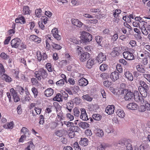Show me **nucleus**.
<instances>
[{
    "mask_svg": "<svg viewBox=\"0 0 150 150\" xmlns=\"http://www.w3.org/2000/svg\"><path fill=\"white\" fill-rule=\"evenodd\" d=\"M21 132L24 134H23L29 135V132L28 129L25 127L22 128V129H21Z\"/></svg>",
    "mask_w": 150,
    "mask_h": 150,
    "instance_id": "40",
    "label": "nucleus"
},
{
    "mask_svg": "<svg viewBox=\"0 0 150 150\" xmlns=\"http://www.w3.org/2000/svg\"><path fill=\"white\" fill-rule=\"evenodd\" d=\"M74 149L75 150H81V149L80 148L79 146L78 142H75L74 144Z\"/></svg>",
    "mask_w": 150,
    "mask_h": 150,
    "instance_id": "62",
    "label": "nucleus"
},
{
    "mask_svg": "<svg viewBox=\"0 0 150 150\" xmlns=\"http://www.w3.org/2000/svg\"><path fill=\"white\" fill-rule=\"evenodd\" d=\"M61 97V94L59 93L56 94V96L53 98V100L58 102L62 101V100Z\"/></svg>",
    "mask_w": 150,
    "mask_h": 150,
    "instance_id": "38",
    "label": "nucleus"
},
{
    "mask_svg": "<svg viewBox=\"0 0 150 150\" xmlns=\"http://www.w3.org/2000/svg\"><path fill=\"white\" fill-rule=\"evenodd\" d=\"M82 98L88 101H91L92 100V98L90 97L88 94L83 96Z\"/></svg>",
    "mask_w": 150,
    "mask_h": 150,
    "instance_id": "47",
    "label": "nucleus"
},
{
    "mask_svg": "<svg viewBox=\"0 0 150 150\" xmlns=\"http://www.w3.org/2000/svg\"><path fill=\"white\" fill-rule=\"evenodd\" d=\"M51 41V39L50 38H49L46 40V49L47 50H49L50 48V45L49 43Z\"/></svg>",
    "mask_w": 150,
    "mask_h": 150,
    "instance_id": "45",
    "label": "nucleus"
},
{
    "mask_svg": "<svg viewBox=\"0 0 150 150\" xmlns=\"http://www.w3.org/2000/svg\"><path fill=\"white\" fill-rule=\"evenodd\" d=\"M111 55L113 57L118 55V49L117 47H114L113 49V51L111 52Z\"/></svg>",
    "mask_w": 150,
    "mask_h": 150,
    "instance_id": "34",
    "label": "nucleus"
},
{
    "mask_svg": "<svg viewBox=\"0 0 150 150\" xmlns=\"http://www.w3.org/2000/svg\"><path fill=\"white\" fill-rule=\"evenodd\" d=\"M122 54L124 58L128 60H132L134 59L132 53L128 51L123 52Z\"/></svg>",
    "mask_w": 150,
    "mask_h": 150,
    "instance_id": "7",
    "label": "nucleus"
},
{
    "mask_svg": "<svg viewBox=\"0 0 150 150\" xmlns=\"http://www.w3.org/2000/svg\"><path fill=\"white\" fill-rule=\"evenodd\" d=\"M57 125V123L55 122L50 123L49 124V126H50L51 128L52 129L55 128Z\"/></svg>",
    "mask_w": 150,
    "mask_h": 150,
    "instance_id": "61",
    "label": "nucleus"
},
{
    "mask_svg": "<svg viewBox=\"0 0 150 150\" xmlns=\"http://www.w3.org/2000/svg\"><path fill=\"white\" fill-rule=\"evenodd\" d=\"M52 34L54 38H59L60 35L58 34V30L57 28H54L52 30Z\"/></svg>",
    "mask_w": 150,
    "mask_h": 150,
    "instance_id": "27",
    "label": "nucleus"
},
{
    "mask_svg": "<svg viewBox=\"0 0 150 150\" xmlns=\"http://www.w3.org/2000/svg\"><path fill=\"white\" fill-rule=\"evenodd\" d=\"M95 63L96 61L95 59H88L86 64L87 67L89 69L91 68Z\"/></svg>",
    "mask_w": 150,
    "mask_h": 150,
    "instance_id": "21",
    "label": "nucleus"
},
{
    "mask_svg": "<svg viewBox=\"0 0 150 150\" xmlns=\"http://www.w3.org/2000/svg\"><path fill=\"white\" fill-rule=\"evenodd\" d=\"M66 116L67 119L70 121H72L74 120V116L71 114L69 113L66 114Z\"/></svg>",
    "mask_w": 150,
    "mask_h": 150,
    "instance_id": "44",
    "label": "nucleus"
},
{
    "mask_svg": "<svg viewBox=\"0 0 150 150\" xmlns=\"http://www.w3.org/2000/svg\"><path fill=\"white\" fill-rule=\"evenodd\" d=\"M143 76L146 79L148 82H150V74H143Z\"/></svg>",
    "mask_w": 150,
    "mask_h": 150,
    "instance_id": "52",
    "label": "nucleus"
},
{
    "mask_svg": "<svg viewBox=\"0 0 150 150\" xmlns=\"http://www.w3.org/2000/svg\"><path fill=\"white\" fill-rule=\"evenodd\" d=\"M5 73V69L2 64L0 63V74H3Z\"/></svg>",
    "mask_w": 150,
    "mask_h": 150,
    "instance_id": "59",
    "label": "nucleus"
},
{
    "mask_svg": "<svg viewBox=\"0 0 150 150\" xmlns=\"http://www.w3.org/2000/svg\"><path fill=\"white\" fill-rule=\"evenodd\" d=\"M57 119H59V121H61L62 120L63 115L62 112V111L59 110L57 111Z\"/></svg>",
    "mask_w": 150,
    "mask_h": 150,
    "instance_id": "39",
    "label": "nucleus"
},
{
    "mask_svg": "<svg viewBox=\"0 0 150 150\" xmlns=\"http://www.w3.org/2000/svg\"><path fill=\"white\" fill-rule=\"evenodd\" d=\"M78 84L81 86H85L88 84V80L84 78H82L79 79L78 81Z\"/></svg>",
    "mask_w": 150,
    "mask_h": 150,
    "instance_id": "13",
    "label": "nucleus"
},
{
    "mask_svg": "<svg viewBox=\"0 0 150 150\" xmlns=\"http://www.w3.org/2000/svg\"><path fill=\"white\" fill-rule=\"evenodd\" d=\"M105 149V146L102 144L98 145L96 149V150H104Z\"/></svg>",
    "mask_w": 150,
    "mask_h": 150,
    "instance_id": "51",
    "label": "nucleus"
},
{
    "mask_svg": "<svg viewBox=\"0 0 150 150\" xmlns=\"http://www.w3.org/2000/svg\"><path fill=\"white\" fill-rule=\"evenodd\" d=\"M35 76L39 80H40L41 79H45L48 75L46 71L42 68L35 71Z\"/></svg>",
    "mask_w": 150,
    "mask_h": 150,
    "instance_id": "1",
    "label": "nucleus"
},
{
    "mask_svg": "<svg viewBox=\"0 0 150 150\" xmlns=\"http://www.w3.org/2000/svg\"><path fill=\"white\" fill-rule=\"evenodd\" d=\"M28 135H26L25 134L22 135L18 140L19 142L23 143L25 139H26V137H28Z\"/></svg>",
    "mask_w": 150,
    "mask_h": 150,
    "instance_id": "43",
    "label": "nucleus"
},
{
    "mask_svg": "<svg viewBox=\"0 0 150 150\" xmlns=\"http://www.w3.org/2000/svg\"><path fill=\"white\" fill-rule=\"evenodd\" d=\"M35 148V145L31 141H29L26 144V146L24 150H33Z\"/></svg>",
    "mask_w": 150,
    "mask_h": 150,
    "instance_id": "22",
    "label": "nucleus"
},
{
    "mask_svg": "<svg viewBox=\"0 0 150 150\" xmlns=\"http://www.w3.org/2000/svg\"><path fill=\"white\" fill-rule=\"evenodd\" d=\"M106 59V57L105 55L101 52L98 54L96 59L98 62L99 63H102Z\"/></svg>",
    "mask_w": 150,
    "mask_h": 150,
    "instance_id": "11",
    "label": "nucleus"
},
{
    "mask_svg": "<svg viewBox=\"0 0 150 150\" xmlns=\"http://www.w3.org/2000/svg\"><path fill=\"white\" fill-rule=\"evenodd\" d=\"M14 123L13 122H11L6 124L3 126L4 128L6 129H12L13 128Z\"/></svg>",
    "mask_w": 150,
    "mask_h": 150,
    "instance_id": "32",
    "label": "nucleus"
},
{
    "mask_svg": "<svg viewBox=\"0 0 150 150\" xmlns=\"http://www.w3.org/2000/svg\"><path fill=\"white\" fill-rule=\"evenodd\" d=\"M15 21L16 23L24 24L25 23L24 17L21 16L19 18H17L15 19Z\"/></svg>",
    "mask_w": 150,
    "mask_h": 150,
    "instance_id": "31",
    "label": "nucleus"
},
{
    "mask_svg": "<svg viewBox=\"0 0 150 150\" xmlns=\"http://www.w3.org/2000/svg\"><path fill=\"white\" fill-rule=\"evenodd\" d=\"M115 107L113 105H108L105 109V112L108 115H111L114 112Z\"/></svg>",
    "mask_w": 150,
    "mask_h": 150,
    "instance_id": "14",
    "label": "nucleus"
},
{
    "mask_svg": "<svg viewBox=\"0 0 150 150\" xmlns=\"http://www.w3.org/2000/svg\"><path fill=\"white\" fill-rule=\"evenodd\" d=\"M32 93H33L35 98H36L38 96V92L37 89L35 87H33L31 89Z\"/></svg>",
    "mask_w": 150,
    "mask_h": 150,
    "instance_id": "41",
    "label": "nucleus"
},
{
    "mask_svg": "<svg viewBox=\"0 0 150 150\" xmlns=\"http://www.w3.org/2000/svg\"><path fill=\"white\" fill-rule=\"evenodd\" d=\"M143 104L144 105L140 106L138 110L139 112H144L146 110L148 111L150 110V105L147 102H145V103Z\"/></svg>",
    "mask_w": 150,
    "mask_h": 150,
    "instance_id": "5",
    "label": "nucleus"
},
{
    "mask_svg": "<svg viewBox=\"0 0 150 150\" xmlns=\"http://www.w3.org/2000/svg\"><path fill=\"white\" fill-rule=\"evenodd\" d=\"M52 46L54 49L57 50H59L62 48L59 45L55 44L54 43H52Z\"/></svg>",
    "mask_w": 150,
    "mask_h": 150,
    "instance_id": "46",
    "label": "nucleus"
},
{
    "mask_svg": "<svg viewBox=\"0 0 150 150\" xmlns=\"http://www.w3.org/2000/svg\"><path fill=\"white\" fill-rule=\"evenodd\" d=\"M21 43L20 40L18 38H15L12 39L11 42L12 47L15 48H17Z\"/></svg>",
    "mask_w": 150,
    "mask_h": 150,
    "instance_id": "10",
    "label": "nucleus"
},
{
    "mask_svg": "<svg viewBox=\"0 0 150 150\" xmlns=\"http://www.w3.org/2000/svg\"><path fill=\"white\" fill-rule=\"evenodd\" d=\"M46 67L49 72H52V69L51 67V64L50 63H47L46 65Z\"/></svg>",
    "mask_w": 150,
    "mask_h": 150,
    "instance_id": "53",
    "label": "nucleus"
},
{
    "mask_svg": "<svg viewBox=\"0 0 150 150\" xmlns=\"http://www.w3.org/2000/svg\"><path fill=\"white\" fill-rule=\"evenodd\" d=\"M17 48L20 50H23L26 48V46L23 43H22Z\"/></svg>",
    "mask_w": 150,
    "mask_h": 150,
    "instance_id": "50",
    "label": "nucleus"
},
{
    "mask_svg": "<svg viewBox=\"0 0 150 150\" xmlns=\"http://www.w3.org/2000/svg\"><path fill=\"white\" fill-rule=\"evenodd\" d=\"M23 14L25 15L29 14L30 13V10L28 6H25L23 7Z\"/></svg>",
    "mask_w": 150,
    "mask_h": 150,
    "instance_id": "36",
    "label": "nucleus"
},
{
    "mask_svg": "<svg viewBox=\"0 0 150 150\" xmlns=\"http://www.w3.org/2000/svg\"><path fill=\"white\" fill-rule=\"evenodd\" d=\"M65 134L66 131L64 129L57 131L55 132V134L59 137H62L63 135H65Z\"/></svg>",
    "mask_w": 150,
    "mask_h": 150,
    "instance_id": "29",
    "label": "nucleus"
},
{
    "mask_svg": "<svg viewBox=\"0 0 150 150\" xmlns=\"http://www.w3.org/2000/svg\"><path fill=\"white\" fill-rule=\"evenodd\" d=\"M144 66L142 64L140 63L136 64V69L138 72L142 73L145 74L146 73V70L144 68Z\"/></svg>",
    "mask_w": 150,
    "mask_h": 150,
    "instance_id": "9",
    "label": "nucleus"
},
{
    "mask_svg": "<svg viewBox=\"0 0 150 150\" xmlns=\"http://www.w3.org/2000/svg\"><path fill=\"white\" fill-rule=\"evenodd\" d=\"M120 150H133L132 146L130 144H128L126 146V149H124L122 148H121Z\"/></svg>",
    "mask_w": 150,
    "mask_h": 150,
    "instance_id": "58",
    "label": "nucleus"
},
{
    "mask_svg": "<svg viewBox=\"0 0 150 150\" xmlns=\"http://www.w3.org/2000/svg\"><path fill=\"white\" fill-rule=\"evenodd\" d=\"M139 83L141 86H139V91H141V93L142 96L144 97H146L147 95L146 90L148 88V86L143 81H140Z\"/></svg>",
    "mask_w": 150,
    "mask_h": 150,
    "instance_id": "2",
    "label": "nucleus"
},
{
    "mask_svg": "<svg viewBox=\"0 0 150 150\" xmlns=\"http://www.w3.org/2000/svg\"><path fill=\"white\" fill-rule=\"evenodd\" d=\"M53 93V90L50 88L46 89L45 91V96L48 97L51 96Z\"/></svg>",
    "mask_w": 150,
    "mask_h": 150,
    "instance_id": "24",
    "label": "nucleus"
},
{
    "mask_svg": "<svg viewBox=\"0 0 150 150\" xmlns=\"http://www.w3.org/2000/svg\"><path fill=\"white\" fill-rule=\"evenodd\" d=\"M10 92L15 102H17L20 100L19 96L13 88L10 89Z\"/></svg>",
    "mask_w": 150,
    "mask_h": 150,
    "instance_id": "8",
    "label": "nucleus"
},
{
    "mask_svg": "<svg viewBox=\"0 0 150 150\" xmlns=\"http://www.w3.org/2000/svg\"><path fill=\"white\" fill-rule=\"evenodd\" d=\"M81 114L80 118L83 120L86 121L88 120V115L86 112L84 108L81 109Z\"/></svg>",
    "mask_w": 150,
    "mask_h": 150,
    "instance_id": "16",
    "label": "nucleus"
},
{
    "mask_svg": "<svg viewBox=\"0 0 150 150\" xmlns=\"http://www.w3.org/2000/svg\"><path fill=\"white\" fill-rule=\"evenodd\" d=\"M107 68V64H102L100 67V69L101 71H102L106 70Z\"/></svg>",
    "mask_w": 150,
    "mask_h": 150,
    "instance_id": "49",
    "label": "nucleus"
},
{
    "mask_svg": "<svg viewBox=\"0 0 150 150\" xmlns=\"http://www.w3.org/2000/svg\"><path fill=\"white\" fill-rule=\"evenodd\" d=\"M116 69L120 73H121L122 72V68L120 64H118L117 65Z\"/></svg>",
    "mask_w": 150,
    "mask_h": 150,
    "instance_id": "63",
    "label": "nucleus"
},
{
    "mask_svg": "<svg viewBox=\"0 0 150 150\" xmlns=\"http://www.w3.org/2000/svg\"><path fill=\"white\" fill-rule=\"evenodd\" d=\"M73 103L70 102L67 103L65 107L68 110L69 112H71L73 108Z\"/></svg>",
    "mask_w": 150,
    "mask_h": 150,
    "instance_id": "28",
    "label": "nucleus"
},
{
    "mask_svg": "<svg viewBox=\"0 0 150 150\" xmlns=\"http://www.w3.org/2000/svg\"><path fill=\"white\" fill-rule=\"evenodd\" d=\"M18 89L20 95H22L24 92V90L23 88L21 86H18Z\"/></svg>",
    "mask_w": 150,
    "mask_h": 150,
    "instance_id": "60",
    "label": "nucleus"
},
{
    "mask_svg": "<svg viewBox=\"0 0 150 150\" xmlns=\"http://www.w3.org/2000/svg\"><path fill=\"white\" fill-rule=\"evenodd\" d=\"M64 124L66 125L67 127H72L74 126V123L71 122H67L64 121Z\"/></svg>",
    "mask_w": 150,
    "mask_h": 150,
    "instance_id": "55",
    "label": "nucleus"
},
{
    "mask_svg": "<svg viewBox=\"0 0 150 150\" xmlns=\"http://www.w3.org/2000/svg\"><path fill=\"white\" fill-rule=\"evenodd\" d=\"M147 23L144 21H141L139 22V26L141 29L142 32L144 34L146 35L148 34V32L146 31V25Z\"/></svg>",
    "mask_w": 150,
    "mask_h": 150,
    "instance_id": "6",
    "label": "nucleus"
},
{
    "mask_svg": "<svg viewBox=\"0 0 150 150\" xmlns=\"http://www.w3.org/2000/svg\"><path fill=\"white\" fill-rule=\"evenodd\" d=\"M111 82L108 81H104L103 82L104 86L106 87H109V86L111 85Z\"/></svg>",
    "mask_w": 150,
    "mask_h": 150,
    "instance_id": "57",
    "label": "nucleus"
},
{
    "mask_svg": "<svg viewBox=\"0 0 150 150\" xmlns=\"http://www.w3.org/2000/svg\"><path fill=\"white\" fill-rule=\"evenodd\" d=\"M42 13V10L41 9H37L35 11V13L36 16L38 18L41 16Z\"/></svg>",
    "mask_w": 150,
    "mask_h": 150,
    "instance_id": "48",
    "label": "nucleus"
},
{
    "mask_svg": "<svg viewBox=\"0 0 150 150\" xmlns=\"http://www.w3.org/2000/svg\"><path fill=\"white\" fill-rule=\"evenodd\" d=\"M119 76V73L116 71H115L111 73L110 78L111 80L115 81L118 79Z\"/></svg>",
    "mask_w": 150,
    "mask_h": 150,
    "instance_id": "17",
    "label": "nucleus"
},
{
    "mask_svg": "<svg viewBox=\"0 0 150 150\" xmlns=\"http://www.w3.org/2000/svg\"><path fill=\"white\" fill-rule=\"evenodd\" d=\"M116 114L119 117L123 118L125 116V113L122 108L118 109L116 112Z\"/></svg>",
    "mask_w": 150,
    "mask_h": 150,
    "instance_id": "19",
    "label": "nucleus"
},
{
    "mask_svg": "<svg viewBox=\"0 0 150 150\" xmlns=\"http://www.w3.org/2000/svg\"><path fill=\"white\" fill-rule=\"evenodd\" d=\"M81 33V38H92V35L88 33L83 31Z\"/></svg>",
    "mask_w": 150,
    "mask_h": 150,
    "instance_id": "35",
    "label": "nucleus"
},
{
    "mask_svg": "<svg viewBox=\"0 0 150 150\" xmlns=\"http://www.w3.org/2000/svg\"><path fill=\"white\" fill-rule=\"evenodd\" d=\"M71 21L73 25L79 28L81 27L83 25V23L78 19H72Z\"/></svg>",
    "mask_w": 150,
    "mask_h": 150,
    "instance_id": "20",
    "label": "nucleus"
},
{
    "mask_svg": "<svg viewBox=\"0 0 150 150\" xmlns=\"http://www.w3.org/2000/svg\"><path fill=\"white\" fill-rule=\"evenodd\" d=\"M127 108L129 110H135L138 108V105L134 103H131L127 105Z\"/></svg>",
    "mask_w": 150,
    "mask_h": 150,
    "instance_id": "18",
    "label": "nucleus"
},
{
    "mask_svg": "<svg viewBox=\"0 0 150 150\" xmlns=\"http://www.w3.org/2000/svg\"><path fill=\"white\" fill-rule=\"evenodd\" d=\"M139 92L140 93V91ZM141 96H142L144 97H144L142 95L141 93H140V95L138 91H134V99H135V101L143 104L144 103V102L145 101H144V99L142 98V97Z\"/></svg>",
    "mask_w": 150,
    "mask_h": 150,
    "instance_id": "3",
    "label": "nucleus"
},
{
    "mask_svg": "<svg viewBox=\"0 0 150 150\" xmlns=\"http://www.w3.org/2000/svg\"><path fill=\"white\" fill-rule=\"evenodd\" d=\"M80 39V41H81V43L84 45L87 44L89 43V42L92 40V38H83L82 39Z\"/></svg>",
    "mask_w": 150,
    "mask_h": 150,
    "instance_id": "33",
    "label": "nucleus"
},
{
    "mask_svg": "<svg viewBox=\"0 0 150 150\" xmlns=\"http://www.w3.org/2000/svg\"><path fill=\"white\" fill-rule=\"evenodd\" d=\"M78 125H79V127L83 129H86L89 127V125L85 122H81L79 123Z\"/></svg>",
    "mask_w": 150,
    "mask_h": 150,
    "instance_id": "30",
    "label": "nucleus"
},
{
    "mask_svg": "<svg viewBox=\"0 0 150 150\" xmlns=\"http://www.w3.org/2000/svg\"><path fill=\"white\" fill-rule=\"evenodd\" d=\"M37 56L38 60L40 61L42 59H45L47 58V56L46 53H43V55L41 54V52L39 51H38L37 52Z\"/></svg>",
    "mask_w": 150,
    "mask_h": 150,
    "instance_id": "15",
    "label": "nucleus"
},
{
    "mask_svg": "<svg viewBox=\"0 0 150 150\" xmlns=\"http://www.w3.org/2000/svg\"><path fill=\"white\" fill-rule=\"evenodd\" d=\"M31 81L32 84L36 86L38 84V81L35 79L33 78L31 79Z\"/></svg>",
    "mask_w": 150,
    "mask_h": 150,
    "instance_id": "64",
    "label": "nucleus"
},
{
    "mask_svg": "<svg viewBox=\"0 0 150 150\" xmlns=\"http://www.w3.org/2000/svg\"><path fill=\"white\" fill-rule=\"evenodd\" d=\"M79 144L82 146H86L88 144V140L86 138H81L79 142Z\"/></svg>",
    "mask_w": 150,
    "mask_h": 150,
    "instance_id": "23",
    "label": "nucleus"
},
{
    "mask_svg": "<svg viewBox=\"0 0 150 150\" xmlns=\"http://www.w3.org/2000/svg\"><path fill=\"white\" fill-rule=\"evenodd\" d=\"M104 133L102 130L98 129L96 133L97 136L99 137H101L103 136Z\"/></svg>",
    "mask_w": 150,
    "mask_h": 150,
    "instance_id": "56",
    "label": "nucleus"
},
{
    "mask_svg": "<svg viewBox=\"0 0 150 150\" xmlns=\"http://www.w3.org/2000/svg\"><path fill=\"white\" fill-rule=\"evenodd\" d=\"M93 118L96 120L99 121L102 118V116L99 114H94L92 115Z\"/></svg>",
    "mask_w": 150,
    "mask_h": 150,
    "instance_id": "37",
    "label": "nucleus"
},
{
    "mask_svg": "<svg viewBox=\"0 0 150 150\" xmlns=\"http://www.w3.org/2000/svg\"><path fill=\"white\" fill-rule=\"evenodd\" d=\"M74 115L75 117H78L79 116L80 112L78 108H75L73 109Z\"/></svg>",
    "mask_w": 150,
    "mask_h": 150,
    "instance_id": "42",
    "label": "nucleus"
},
{
    "mask_svg": "<svg viewBox=\"0 0 150 150\" xmlns=\"http://www.w3.org/2000/svg\"><path fill=\"white\" fill-rule=\"evenodd\" d=\"M126 77L129 81H132L133 80V76L132 74L130 73L129 71H127L124 73Z\"/></svg>",
    "mask_w": 150,
    "mask_h": 150,
    "instance_id": "26",
    "label": "nucleus"
},
{
    "mask_svg": "<svg viewBox=\"0 0 150 150\" xmlns=\"http://www.w3.org/2000/svg\"><path fill=\"white\" fill-rule=\"evenodd\" d=\"M79 59L80 62H84L89 58L90 54L88 52H85L79 54Z\"/></svg>",
    "mask_w": 150,
    "mask_h": 150,
    "instance_id": "4",
    "label": "nucleus"
},
{
    "mask_svg": "<svg viewBox=\"0 0 150 150\" xmlns=\"http://www.w3.org/2000/svg\"><path fill=\"white\" fill-rule=\"evenodd\" d=\"M0 57L4 59H6L9 58V56L4 52H2L0 54Z\"/></svg>",
    "mask_w": 150,
    "mask_h": 150,
    "instance_id": "54",
    "label": "nucleus"
},
{
    "mask_svg": "<svg viewBox=\"0 0 150 150\" xmlns=\"http://www.w3.org/2000/svg\"><path fill=\"white\" fill-rule=\"evenodd\" d=\"M2 76V79L5 80L6 82H9L12 81V79L7 75L4 74H0Z\"/></svg>",
    "mask_w": 150,
    "mask_h": 150,
    "instance_id": "25",
    "label": "nucleus"
},
{
    "mask_svg": "<svg viewBox=\"0 0 150 150\" xmlns=\"http://www.w3.org/2000/svg\"><path fill=\"white\" fill-rule=\"evenodd\" d=\"M126 94L124 97V99L126 100H128L133 98L134 94L130 91L125 90Z\"/></svg>",
    "mask_w": 150,
    "mask_h": 150,
    "instance_id": "12",
    "label": "nucleus"
}]
</instances>
